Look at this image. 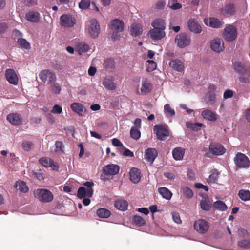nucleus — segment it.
I'll return each instance as SVG.
<instances>
[{
  "label": "nucleus",
  "mask_w": 250,
  "mask_h": 250,
  "mask_svg": "<svg viewBox=\"0 0 250 250\" xmlns=\"http://www.w3.org/2000/svg\"><path fill=\"white\" fill-rule=\"evenodd\" d=\"M235 71L241 76L239 77V82L243 84L250 83V67L245 66L241 62H235L233 63Z\"/></svg>",
  "instance_id": "nucleus-1"
},
{
  "label": "nucleus",
  "mask_w": 250,
  "mask_h": 250,
  "mask_svg": "<svg viewBox=\"0 0 250 250\" xmlns=\"http://www.w3.org/2000/svg\"><path fill=\"white\" fill-rule=\"evenodd\" d=\"M83 185L86 187H80L77 191V196L80 199H83L85 197L91 198L93 194L92 187L94 183L92 182L87 181L83 184Z\"/></svg>",
  "instance_id": "nucleus-2"
},
{
  "label": "nucleus",
  "mask_w": 250,
  "mask_h": 250,
  "mask_svg": "<svg viewBox=\"0 0 250 250\" xmlns=\"http://www.w3.org/2000/svg\"><path fill=\"white\" fill-rule=\"evenodd\" d=\"M36 198L43 203H48L52 201L54 196L53 194L46 189H38L34 192Z\"/></svg>",
  "instance_id": "nucleus-3"
},
{
  "label": "nucleus",
  "mask_w": 250,
  "mask_h": 250,
  "mask_svg": "<svg viewBox=\"0 0 250 250\" xmlns=\"http://www.w3.org/2000/svg\"><path fill=\"white\" fill-rule=\"evenodd\" d=\"M208 149V152L206 155L209 158H212L214 156L222 155L226 152V149L222 145L215 142L210 144Z\"/></svg>",
  "instance_id": "nucleus-4"
},
{
  "label": "nucleus",
  "mask_w": 250,
  "mask_h": 250,
  "mask_svg": "<svg viewBox=\"0 0 250 250\" xmlns=\"http://www.w3.org/2000/svg\"><path fill=\"white\" fill-rule=\"evenodd\" d=\"M237 30L233 25H228L224 29L223 37L228 42H232L237 37Z\"/></svg>",
  "instance_id": "nucleus-5"
},
{
  "label": "nucleus",
  "mask_w": 250,
  "mask_h": 250,
  "mask_svg": "<svg viewBox=\"0 0 250 250\" xmlns=\"http://www.w3.org/2000/svg\"><path fill=\"white\" fill-rule=\"evenodd\" d=\"M39 77L43 83H54L57 80L55 73L50 69H44L41 71Z\"/></svg>",
  "instance_id": "nucleus-6"
},
{
  "label": "nucleus",
  "mask_w": 250,
  "mask_h": 250,
  "mask_svg": "<svg viewBox=\"0 0 250 250\" xmlns=\"http://www.w3.org/2000/svg\"><path fill=\"white\" fill-rule=\"evenodd\" d=\"M153 130L157 138L160 140H165L166 138L169 135V131L167 125H156L154 127Z\"/></svg>",
  "instance_id": "nucleus-7"
},
{
  "label": "nucleus",
  "mask_w": 250,
  "mask_h": 250,
  "mask_svg": "<svg viewBox=\"0 0 250 250\" xmlns=\"http://www.w3.org/2000/svg\"><path fill=\"white\" fill-rule=\"evenodd\" d=\"M234 161L236 166L239 168H248L250 166V161L248 157L241 152L236 154Z\"/></svg>",
  "instance_id": "nucleus-8"
},
{
  "label": "nucleus",
  "mask_w": 250,
  "mask_h": 250,
  "mask_svg": "<svg viewBox=\"0 0 250 250\" xmlns=\"http://www.w3.org/2000/svg\"><path fill=\"white\" fill-rule=\"evenodd\" d=\"M87 29L88 34L91 37L93 38L97 37L100 30V25L97 20L96 19L90 20Z\"/></svg>",
  "instance_id": "nucleus-9"
},
{
  "label": "nucleus",
  "mask_w": 250,
  "mask_h": 250,
  "mask_svg": "<svg viewBox=\"0 0 250 250\" xmlns=\"http://www.w3.org/2000/svg\"><path fill=\"white\" fill-rule=\"evenodd\" d=\"M190 42V37L186 33H180L176 36L175 42L180 48H184L189 45Z\"/></svg>",
  "instance_id": "nucleus-10"
},
{
  "label": "nucleus",
  "mask_w": 250,
  "mask_h": 250,
  "mask_svg": "<svg viewBox=\"0 0 250 250\" xmlns=\"http://www.w3.org/2000/svg\"><path fill=\"white\" fill-rule=\"evenodd\" d=\"M194 229L200 234L206 233L209 229L208 223L205 220L199 219L194 224Z\"/></svg>",
  "instance_id": "nucleus-11"
},
{
  "label": "nucleus",
  "mask_w": 250,
  "mask_h": 250,
  "mask_svg": "<svg viewBox=\"0 0 250 250\" xmlns=\"http://www.w3.org/2000/svg\"><path fill=\"white\" fill-rule=\"evenodd\" d=\"M76 23V19L69 14H63L60 17V23L64 27H71Z\"/></svg>",
  "instance_id": "nucleus-12"
},
{
  "label": "nucleus",
  "mask_w": 250,
  "mask_h": 250,
  "mask_svg": "<svg viewBox=\"0 0 250 250\" xmlns=\"http://www.w3.org/2000/svg\"><path fill=\"white\" fill-rule=\"evenodd\" d=\"M39 163L46 167H51L53 170L57 171L59 169L58 164L48 157H42L39 159Z\"/></svg>",
  "instance_id": "nucleus-13"
},
{
  "label": "nucleus",
  "mask_w": 250,
  "mask_h": 250,
  "mask_svg": "<svg viewBox=\"0 0 250 250\" xmlns=\"http://www.w3.org/2000/svg\"><path fill=\"white\" fill-rule=\"evenodd\" d=\"M7 120L13 125L19 126L22 124L23 118L17 113H12L7 116Z\"/></svg>",
  "instance_id": "nucleus-14"
},
{
  "label": "nucleus",
  "mask_w": 250,
  "mask_h": 250,
  "mask_svg": "<svg viewBox=\"0 0 250 250\" xmlns=\"http://www.w3.org/2000/svg\"><path fill=\"white\" fill-rule=\"evenodd\" d=\"M120 167L117 165L109 164L104 167L103 173L106 175H114L118 173Z\"/></svg>",
  "instance_id": "nucleus-15"
},
{
  "label": "nucleus",
  "mask_w": 250,
  "mask_h": 250,
  "mask_svg": "<svg viewBox=\"0 0 250 250\" xmlns=\"http://www.w3.org/2000/svg\"><path fill=\"white\" fill-rule=\"evenodd\" d=\"M148 35L153 40H160L165 37V31L153 28L149 30Z\"/></svg>",
  "instance_id": "nucleus-16"
},
{
  "label": "nucleus",
  "mask_w": 250,
  "mask_h": 250,
  "mask_svg": "<svg viewBox=\"0 0 250 250\" xmlns=\"http://www.w3.org/2000/svg\"><path fill=\"white\" fill-rule=\"evenodd\" d=\"M5 77L10 84L13 85H17L18 84V77L14 69H7L5 72Z\"/></svg>",
  "instance_id": "nucleus-17"
},
{
  "label": "nucleus",
  "mask_w": 250,
  "mask_h": 250,
  "mask_svg": "<svg viewBox=\"0 0 250 250\" xmlns=\"http://www.w3.org/2000/svg\"><path fill=\"white\" fill-rule=\"evenodd\" d=\"M110 28L114 33L121 32L124 29V23L123 21L117 19L113 20L111 21Z\"/></svg>",
  "instance_id": "nucleus-18"
},
{
  "label": "nucleus",
  "mask_w": 250,
  "mask_h": 250,
  "mask_svg": "<svg viewBox=\"0 0 250 250\" xmlns=\"http://www.w3.org/2000/svg\"><path fill=\"white\" fill-rule=\"evenodd\" d=\"M188 24L190 31L195 34H199L202 32V27L196 19H189Z\"/></svg>",
  "instance_id": "nucleus-19"
},
{
  "label": "nucleus",
  "mask_w": 250,
  "mask_h": 250,
  "mask_svg": "<svg viewBox=\"0 0 250 250\" xmlns=\"http://www.w3.org/2000/svg\"><path fill=\"white\" fill-rule=\"evenodd\" d=\"M201 116L204 119L211 122L216 121L218 118V115L215 112L208 109L203 110Z\"/></svg>",
  "instance_id": "nucleus-20"
},
{
  "label": "nucleus",
  "mask_w": 250,
  "mask_h": 250,
  "mask_svg": "<svg viewBox=\"0 0 250 250\" xmlns=\"http://www.w3.org/2000/svg\"><path fill=\"white\" fill-rule=\"evenodd\" d=\"M210 48L216 52H220L224 48L223 42L219 38L214 39L210 42Z\"/></svg>",
  "instance_id": "nucleus-21"
},
{
  "label": "nucleus",
  "mask_w": 250,
  "mask_h": 250,
  "mask_svg": "<svg viewBox=\"0 0 250 250\" xmlns=\"http://www.w3.org/2000/svg\"><path fill=\"white\" fill-rule=\"evenodd\" d=\"M205 23L212 28H218L221 27L223 22L215 18H209L204 19Z\"/></svg>",
  "instance_id": "nucleus-22"
},
{
  "label": "nucleus",
  "mask_w": 250,
  "mask_h": 250,
  "mask_svg": "<svg viewBox=\"0 0 250 250\" xmlns=\"http://www.w3.org/2000/svg\"><path fill=\"white\" fill-rule=\"evenodd\" d=\"M130 180L134 183H138L141 178L140 170L136 167H132L129 171Z\"/></svg>",
  "instance_id": "nucleus-23"
},
{
  "label": "nucleus",
  "mask_w": 250,
  "mask_h": 250,
  "mask_svg": "<svg viewBox=\"0 0 250 250\" xmlns=\"http://www.w3.org/2000/svg\"><path fill=\"white\" fill-rule=\"evenodd\" d=\"M158 155V153L156 149L148 148L145 150V159L148 162L153 163L155 159Z\"/></svg>",
  "instance_id": "nucleus-24"
},
{
  "label": "nucleus",
  "mask_w": 250,
  "mask_h": 250,
  "mask_svg": "<svg viewBox=\"0 0 250 250\" xmlns=\"http://www.w3.org/2000/svg\"><path fill=\"white\" fill-rule=\"evenodd\" d=\"M71 109L80 116H83L85 113V107L81 103H73L71 104Z\"/></svg>",
  "instance_id": "nucleus-25"
},
{
  "label": "nucleus",
  "mask_w": 250,
  "mask_h": 250,
  "mask_svg": "<svg viewBox=\"0 0 250 250\" xmlns=\"http://www.w3.org/2000/svg\"><path fill=\"white\" fill-rule=\"evenodd\" d=\"M153 88V85L147 79H143L142 80L141 92L142 94H147L150 93Z\"/></svg>",
  "instance_id": "nucleus-26"
},
{
  "label": "nucleus",
  "mask_w": 250,
  "mask_h": 250,
  "mask_svg": "<svg viewBox=\"0 0 250 250\" xmlns=\"http://www.w3.org/2000/svg\"><path fill=\"white\" fill-rule=\"evenodd\" d=\"M206 104L208 105H213L217 102L216 95L215 92H207L204 98Z\"/></svg>",
  "instance_id": "nucleus-27"
},
{
  "label": "nucleus",
  "mask_w": 250,
  "mask_h": 250,
  "mask_svg": "<svg viewBox=\"0 0 250 250\" xmlns=\"http://www.w3.org/2000/svg\"><path fill=\"white\" fill-rule=\"evenodd\" d=\"M169 66L174 70L178 72H182L184 70V65L182 61L179 59L171 60L169 62Z\"/></svg>",
  "instance_id": "nucleus-28"
},
{
  "label": "nucleus",
  "mask_w": 250,
  "mask_h": 250,
  "mask_svg": "<svg viewBox=\"0 0 250 250\" xmlns=\"http://www.w3.org/2000/svg\"><path fill=\"white\" fill-rule=\"evenodd\" d=\"M236 7L233 3L228 4L222 9V12L223 14L227 16H230L234 15Z\"/></svg>",
  "instance_id": "nucleus-29"
},
{
  "label": "nucleus",
  "mask_w": 250,
  "mask_h": 250,
  "mask_svg": "<svg viewBox=\"0 0 250 250\" xmlns=\"http://www.w3.org/2000/svg\"><path fill=\"white\" fill-rule=\"evenodd\" d=\"M130 34L133 37L139 36L143 32L142 26L138 23H134L130 27Z\"/></svg>",
  "instance_id": "nucleus-30"
},
{
  "label": "nucleus",
  "mask_w": 250,
  "mask_h": 250,
  "mask_svg": "<svg viewBox=\"0 0 250 250\" xmlns=\"http://www.w3.org/2000/svg\"><path fill=\"white\" fill-rule=\"evenodd\" d=\"M185 153V149L181 147L175 148L172 150V155L175 160H181L183 159Z\"/></svg>",
  "instance_id": "nucleus-31"
},
{
  "label": "nucleus",
  "mask_w": 250,
  "mask_h": 250,
  "mask_svg": "<svg viewBox=\"0 0 250 250\" xmlns=\"http://www.w3.org/2000/svg\"><path fill=\"white\" fill-rule=\"evenodd\" d=\"M151 26L153 28L165 31L166 29L165 21L162 18H157L151 23Z\"/></svg>",
  "instance_id": "nucleus-32"
},
{
  "label": "nucleus",
  "mask_w": 250,
  "mask_h": 250,
  "mask_svg": "<svg viewBox=\"0 0 250 250\" xmlns=\"http://www.w3.org/2000/svg\"><path fill=\"white\" fill-rule=\"evenodd\" d=\"M26 19L32 22H38L40 21V14L37 12L30 11L26 14Z\"/></svg>",
  "instance_id": "nucleus-33"
},
{
  "label": "nucleus",
  "mask_w": 250,
  "mask_h": 250,
  "mask_svg": "<svg viewBox=\"0 0 250 250\" xmlns=\"http://www.w3.org/2000/svg\"><path fill=\"white\" fill-rule=\"evenodd\" d=\"M89 50V45L84 42L78 43L76 47V50L79 55H82L83 53L87 52Z\"/></svg>",
  "instance_id": "nucleus-34"
},
{
  "label": "nucleus",
  "mask_w": 250,
  "mask_h": 250,
  "mask_svg": "<svg viewBox=\"0 0 250 250\" xmlns=\"http://www.w3.org/2000/svg\"><path fill=\"white\" fill-rule=\"evenodd\" d=\"M104 87L108 90H114L116 88V84L109 77H105L103 82Z\"/></svg>",
  "instance_id": "nucleus-35"
},
{
  "label": "nucleus",
  "mask_w": 250,
  "mask_h": 250,
  "mask_svg": "<svg viewBox=\"0 0 250 250\" xmlns=\"http://www.w3.org/2000/svg\"><path fill=\"white\" fill-rule=\"evenodd\" d=\"M114 206L117 209L124 211L127 208L128 203L125 200H118L115 201Z\"/></svg>",
  "instance_id": "nucleus-36"
},
{
  "label": "nucleus",
  "mask_w": 250,
  "mask_h": 250,
  "mask_svg": "<svg viewBox=\"0 0 250 250\" xmlns=\"http://www.w3.org/2000/svg\"><path fill=\"white\" fill-rule=\"evenodd\" d=\"M220 173L216 169H213L211 171V173L208 179V184L216 183L219 177Z\"/></svg>",
  "instance_id": "nucleus-37"
},
{
  "label": "nucleus",
  "mask_w": 250,
  "mask_h": 250,
  "mask_svg": "<svg viewBox=\"0 0 250 250\" xmlns=\"http://www.w3.org/2000/svg\"><path fill=\"white\" fill-rule=\"evenodd\" d=\"M159 192L162 196V197L167 200L171 199L172 194L167 188L162 187L159 188L158 189Z\"/></svg>",
  "instance_id": "nucleus-38"
},
{
  "label": "nucleus",
  "mask_w": 250,
  "mask_h": 250,
  "mask_svg": "<svg viewBox=\"0 0 250 250\" xmlns=\"http://www.w3.org/2000/svg\"><path fill=\"white\" fill-rule=\"evenodd\" d=\"M97 215L100 218H107L110 217L111 215L110 211L106 208H101L97 210Z\"/></svg>",
  "instance_id": "nucleus-39"
},
{
  "label": "nucleus",
  "mask_w": 250,
  "mask_h": 250,
  "mask_svg": "<svg viewBox=\"0 0 250 250\" xmlns=\"http://www.w3.org/2000/svg\"><path fill=\"white\" fill-rule=\"evenodd\" d=\"M238 195L240 198L244 201L250 200V191L248 190H240L239 191Z\"/></svg>",
  "instance_id": "nucleus-40"
},
{
  "label": "nucleus",
  "mask_w": 250,
  "mask_h": 250,
  "mask_svg": "<svg viewBox=\"0 0 250 250\" xmlns=\"http://www.w3.org/2000/svg\"><path fill=\"white\" fill-rule=\"evenodd\" d=\"M184 195L188 199H191L193 196L192 190L188 187H183L181 188Z\"/></svg>",
  "instance_id": "nucleus-41"
},
{
  "label": "nucleus",
  "mask_w": 250,
  "mask_h": 250,
  "mask_svg": "<svg viewBox=\"0 0 250 250\" xmlns=\"http://www.w3.org/2000/svg\"><path fill=\"white\" fill-rule=\"evenodd\" d=\"M200 206L203 210L208 211L211 208V203L209 200H202L200 202Z\"/></svg>",
  "instance_id": "nucleus-42"
},
{
  "label": "nucleus",
  "mask_w": 250,
  "mask_h": 250,
  "mask_svg": "<svg viewBox=\"0 0 250 250\" xmlns=\"http://www.w3.org/2000/svg\"><path fill=\"white\" fill-rule=\"evenodd\" d=\"M50 90L54 94H59L62 90V86L59 83H54L50 85Z\"/></svg>",
  "instance_id": "nucleus-43"
},
{
  "label": "nucleus",
  "mask_w": 250,
  "mask_h": 250,
  "mask_svg": "<svg viewBox=\"0 0 250 250\" xmlns=\"http://www.w3.org/2000/svg\"><path fill=\"white\" fill-rule=\"evenodd\" d=\"M168 6L173 10H177L182 7V5L177 2V0H169Z\"/></svg>",
  "instance_id": "nucleus-44"
},
{
  "label": "nucleus",
  "mask_w": 250,
  "mask_h": 250,
  "mask_svg": "<svg viewBox=\"0 0 250 250\" xmlns=\"http://www.w3.org/2000/svg\"><path fill=\"white\" fill-rule=\"evenodd\" d=\"M17 186L18 187V189L21 192L26 193L28 191V187L26 183L23 181L18 182Z\"/></svg>",
  "instance_id": "nucleus-45"
},
{
  "label": "nucleus",
  "mask_w": 250,
  "mask_h": 250,
  "mask_svg": "<svg viewBox=\"0 0 250 250\" xmlns=\"http://www.w3.org/2000/svg\"><path fill=\"white\" fill-rule=\"evenodd\" d=\"M130 134L131 137L135 140H138L141 136L139 129L136 127H131Z\"/></svg>",
  "instance_id": "nucleus-46"
},
{
  "label": "nucleus",
  "mask_w": 250,
  "mask_h": 250,
  "mask_svg": "<svg viewBox=\"0 0 250 250\" xmlns=\"http://www.w3.org/2000/svg\"><path fill=\"white\" fill-rule=\"evenodd\" d=\"M213 207L214 208L217 209H219L222 211L227 210V207L226 205L222 201H217L214 203Z\"/></svg>",
  "instance_id": "nucleus-47"
},
{
  "label": "nucleus",
  "mask_w": 250,
  "mask_h": 250,
  "mask_svg": "<svg viewBox=\"0 0 250 250\" xmlns=\"http://www.w3.org/2000/svg\"><path fill=\"white\" fill-rule=\"evenodd\" d=\"M134 223L139 226H142L145 225L146 221L142 217L138 215H135L133 218Z\"/></svg>",
  "instance_id": "nucleus-48"
},
{
  "label": "nucleus",
  "mask_w": 250,
  "mask_h": 250,
  "mask_svg": "<svg viewBox=\"0 0 250 250\" xmlns=\"http://www.w3.org/2000/svg\"><path fill=\"white\" fill-rule=\"evenodd\" d=\"M103 66L106 69H112L115 66V62L111 59H107L103 63Z\"/></svg>",
  "instance_id": "nucleus-49"
},
{
  "label": "nucleus",
  "mask_w": 250,
  "mask_h": 250,
  "mask_svg": "<svg viewBox=\"0 0 250 250\" xmlns=\"http://www.w3.org/2000/svg\"><path fill=\"white\" fill-rule=\"evenodd\" d=\"M18 42L20 46L26 49H29L31 48L30 43L24 39L20 38L18 40Z\"/></svg>",
  "instance_id": "nucleus-50"
},
{
  "label": "nucleus",
  "mask_w": 250,
  "mask_h": 250,
  "mask_svg": "<svg viewBox=\"0 0 250 250\" xmlns=\"http://www.w3.org/2000/svg\"><path fill=\"white\" fill-rule=\"evenodd\" d=\"M90 5L89 0H82L79 3V7L82 9H87Z\"/></svg>",
  "instance_id": "nucleus-51"
},
{
  "label": "nucleus",
  "mask_w": 250,
  "mask_h": 250,
  "mask_svg": "<svg viewBox=\"0 0 250 250\" xmlns=\"http://www.w3.org/2000/svg\"><path fill=\"white\" fill-rule=\"evenodd\" d=\"M147 70L149 72L152 71L156 67V63L153 60H148L146 62Z\"/></svg>",
  "instance_id": "nucleus-52"
},
{
  "label": "nucleus",
  "mask_w": 250,
  "mask_h": 250,
  "mask_svg": "<svg viewBox=\"0 0 250 250\" xmlns=\"http://www.w3.org/2000/svg\"><path fill=\"white\" fill-rule=\"evenodd\" d=\"M164 112L165 114L170 116H173L175 115V111L171 108L168 104H166L164 106Z\"/></svg>",
  "instance_id": "nucleus-53"
},
{
  "label": "nucleus",
  "mask_w": 250,
  "mask_h": 250,
  "mask_svg": "<svg viewBox=\"0 0 250 250\" xmlns=\"http://www.w3.org/2000/svg\"><path fill=\"white\" fill-rule=\"evenodd\" d=\"M33 146V143L30 141H24L22 143L23 149L26 151H29Z\"/></svg>",
  "instance_id": "nucleus-54"
},
{
  "label": "nucleus",
  "mask_w": 250,
  "mask_h": 250,
  "mask_svg": "<svg viewBox=\"0 0 250 250\" xmlns=\"http://www.w3.org/2000/svg\"><path fill=\"white\" fill-rule=\"evenodd\" d=\"M204 125V124L202 123H197L191 124L190 125L188 126V127L190 128L194 131H198L201 130V127Z\"/></svg>",
  "instance_id": "nucleus-55"
},
{
  "label": "nucleus",
  "mask_w": 250,
  "mask_h": 250,
  "mask_svg": "<svg viewBox=\"0 0 250 250\" xmlns=\"http://www.w3.org/2000/svg\"><path fill=\"white\" fill-rule=\"evenodd\" d=\"M238 245L241 247L243 248H250V240L248 239H245L242 240L239 242Z\"/></svg>",
  "instance_id": "nucleus-56"
},
{
  "label": "nucleus",
  "mask_w": 250,
  "mask_h": 250,
  "mask_svg": "<svg viewBox=\"0 0 250 250\" xmlns=\"http://www.w3.org/2000/svg\"><path fill=\"white\" fill-rule=\"evenodd\" d=\"M62 112V109L61 106L58 104H55L53 107L51 112L54 114H61Z\"/></svg>",
  "instance_id": "nucleus-57"
},
{
  "label": "nucleus",
  "mask_w": 250,
  "mask_h": 250,
  "mask_svg": "<svg viewBox=\"0 0 250 250\" xmlns=\"http://www.w3.org/2000/svg\"><path fill=\"white\" fill-rule=\"evenodd\" d=\"M233 95V92L230 89L226 90L223 94V97L224 99H227L231 98Z\"/></svg>",
  "instance_id": "nucleus-58"
},
{
  "label": "nucleus",
  "mask_w": 250,
  "mask_h": 250,
  "mask_svg": "<svg viewBox=\"0 0 250 250\" xmlns=\"http://www.w3.org/2000/svg\"><path fill=\"white\" fill-rule=\"evenodd\" d=\"M173 221L177 224H181L182 221L180 219L179 214L177 212H173L172 213Z\"/></svg>",
  "instance_id": "nucleus-59"
},
{
  "label": "nucleus",
  "mask_w": 250,
  "mask_h": 250,
  "mask_svg": "<svg viewBox=\"0 0 250 250\" xmlns=\"http://www.w3.org/2000/svg\"><path fill=\"white\" fill-rule=\"evenodd\" d=\"M123 148L124 149V151L123 153L124 156L130 157H133L134 156L133 153L129 149L126 148L125 147H123Z\"/></svg>",
  "instance_id": "nucleus-60"
},
{
  "label": "nucleus",
  "mask_w": 250,
  "mask_h": 250,
  "mask_svg": "<svg viewBox=\"0 0 250 250\" xmlns=\"http://www.w3.org/2000/svg\"><path fill=\"white\" fill-rule=\"evenodd\" d=\"M112 144L117 147H124L122 142L117 138H114L112 140Z\"/></svg>",
  "instance_id": "nucleus-61"
},
{
  "label": "nucleus",
  "mask_w": 250,
  "mask_h": 250,
  "mask_svg": "<svg viewBox=\"0 0 250 250\" xmlns=\"http://www.w3.org/2000/svg\"><path fill=\"white\" fill-rule=\"evenodd\" d=\"M195 187L197 188H199V189L202 188V189H204L206 191H208V188L207 186H205L201 183L195 184Z\"/></svg>",
  "instance_id": "nucleus-62"
},
{
  "label": "nucleus",
  "mask_w": 250,
  "mask_h": 250,
  "mask_svg": "<svg viewBox=\"0 0 250 250\" xmlns=\"http://www.w3.org/2000/svg\"><path fill=\"white\" fill-rule=\"evenodd\" d=\"M134 126L132 127H136L137 128L140 129L141 126V120L139 118L135 119L134 122Z\"/></svg>",
  "instance_id": "nucleus-63"
},
{
  "label": "nucleus",
  "mask_w": 250,
  "mask_h": 250,
  "mask_svg": "<svg viewBox=\"0 0 250 250\" xmlns=\"http://www.w3.org/2000/svg\"><path fill=\"white\" fill-rule=\"evenodd\" d=\"M165 6V3L163 0H160L156 4V8L158 9H164Z\"/></svg>",
  "instance_id": "nucleus-64"
}]
</instances>
